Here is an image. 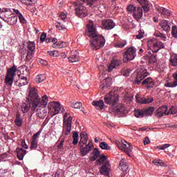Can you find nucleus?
<instances>
[{"instance_id": "obj_47", "label": "nucleus", "mask_w": 177, "mask_h": 177, "mask_svg": "<svg viewBox=\"0 0 177 177\" xmlns=\"http://www.w3.org/2000/svg\"><path fill=\"white\" fill-rule=\"evenodd\" d=\"M59 20H62V21H66V19H67V12L64 11L59 14Z\"/></svg>"}, {"instance_id": "obj_38", "label": "nucleus", "mask_w": 177, "mask_h": 177, "mask_svg": "<svg viewBox=\"0 0 177 177\" xmlns=\"http://www.w3.org/2000/svg\"><path fill=\"white\" fill-rule=\"evenodd\" d=\"M28 84V79L26 77H22L19 79V86H24Z\"/></svg>"}, {"instance_id": "obj_53", "label": "nucleus", "mask_w": 177, "mask_h": 177, "mask_svg": "<svg viewBox=\"0 0 177 177\" xmlns=\"http://www.w3.org/2000/svg\"><path fill=\"white\" fill-rule=\"evenodd\" d=\"M154 35H155V37L161 38V39H162L163 41H165V39H167V37L164 34H162L160 32H156V33H154Z\"/></svg>"}, {"instance_id": "obj_1", "label": "nucleus", "mask_w": 177, "mask_h": 177, "mask_svg": "<svg viewBox=\"0 0 177 177\" xmlns=\"http://www.w3.org/2000/svg\"><path fill=\"white\" fill-rule=\"evenodd\" d=\"M28 99L30 100V109L32 111H35L39 118L44 120L46 115H48V110H46V106H48V102L49 99L48 95H44L39 98L38 92L35 87H29Z\"/></svg>"}, {"instance_id": "obj_35", "label": "nucleus", "mask_w": 177, "mask_h": 177, "mask_svg": "<svg viewBox=\"0 0 177 177\" xmlns=\"http://www.w3.org/2000/svg\"><path fill=\"white\" fill-rule=\"evenodd\" d=\"M107 156H105L104 154L101 155L98 160H97V164H98V165H102L103 162H106V161H107Z\"/></svg>"}, {"instance_id": "obj_26", "label": "nucleus", "mask_w": 177, "mask_h": 177, "mask_svg": "<svg viewBox=\"0 0 177 177\" xmlns=\"http://www.w3.org/2000/svg\"><path fill=\"white\" fill-rule=\"evenodd\" d=\"M142 85H146L147 88H153L154 86V81L151 77H148L142 82Z\"/></svg>"}, {"instance_id": "obj_33", "label": "nucleus", "mask_w": 177, "mask_h": 177, "mask_svg": "<svg viewBox=\"0 0 177 177\" xmlns=\"http://www.w3.org/2000/svg\"><path fill=\"white\" fill-rule=\"evenodd\" d=\"M158 12L161 13L162 15H164L165 16H171V12L168 10L167 8L159 7L158 8Z\"/></svg>"}, {"instance_id": "obj_7", "label": "nucleus", "mask_w": 177, "mask_h": 177, "mask_svg": "<svg viewBox=\"0 0 177 177\" xmlns=\"http://www.w3.org/2000/svg\"><path fill=\"white\" fill-rule=\"evenodd\" d=\"M104 102L106 104H109V106H116L120 100V96L118 94L111 91L110 93H107L105 97H104Z\"/></svg>"}, {"instance_id": "obj_41", "label": "nucleus", "mask_w": 177, "mask_h": 177, "mask_svg": "<svg viewBox=\"0 0 177 177\" xmlns=\"http://www.w3.org/2000/svg\"><path fill=\"white\" fill-rule=\"evenodd\" d=\"M46 80V77H45V75H39L35 78V82L37 84H41V82H43V81H45Z\"/></svg>"}, {"instance_id": "obj_3", "label": "nucleus", "mask_w": 177, "mask_h": 177, "mask_svg": "<svg viewBox=\"0 0 177 177\" xmlns=\"http://www.w3.org/2000/svg\"><path fill=\"white\" fill-rule=\"evenodd\" d=\"M99 0H80L74 3L73 6L76 15L79 17H86L88 16V8L85 7L88 6L89 8H95L96 3Z\"/></svg>"}, {"instance_id": "obj_57", "label": "nucleus", "mask_w": 177, "mask_h": 177, "mask_svg": "<svg viewBox=\"0 0 177 177\" xmlns=\"http://www.w3.org/2000/svg\"><path fill=\"white\" fill-rule=\"evenodd\" d=\"M171 34L173 37L177 38V28L176 26H174L171 27Z\"/></svg>"}, {"instance_id": "obj_61", "label": "nucleus", "mask_w": 177, "mask_h": 177, "mask_svg": "<svg viewBox=\"0 0 177 177\" xmlns=\"http://www.w3.org/2000/svg\"><path fill=\"white\" fill-rule=\"evenodd\" d=\"M135 10H136V7H135V6L133 5H129L127 6V11L128 12H135Z\"/></svg>"}, {"instance_id": "obj_48", "label": "nucleus", "mask_w": 177, "mask_h": 177, "mask_svg": "<svg viewBox=\"0 0 177 177\" xmlns=\"http://www.w3.org/2000/svg\"><path fill=\"white\" fill-rule=\"evenodd\" d=\"M71 106L76 109H81V107H82V103L81 102H73L72 103Z\"/></svg>"}, {"instance_id": "obj_6", "label": "nucleus", "mask_w": 177, "mask_h": 177, "mask_svg": "<svg viewBox=\"0 0 177 177\" xmlns=\"http://www.w3.org/2000/svg\"><path fill=\"white\" fill-rule=\"evenodd\" d=\"M147 46L148 49L151 50L149 51V55H151V52L157 53L160 49H162L164 48V44L162 42L157 41L156 39H149L147 41Z\"/></svg>"}, {"instance_id": "obj_44", "label": "nucleus", "mask_w": 177, "mask_h": 177, "mask_svg": "<svg viewBox=\"0 0 177 177\" xmlns=\"http://www.w3.org/2000/svg\"><path fill=\"white\" fill-rule=\"evenodd\" d=\"M152 162L154 165H157L158 167H162L164 165V162L160 159H155Z\"/></svg>"}, {"instance_id": "obj_18", "label": "nucleus", "mask_w": 177, "mask_h": 177, "mask_svg": "<svg viewBox=\"0 0 177 177\" xmlns=\"http://www.w3.org/2000/svg\"><path fill=\"white\" fill-rule=\"evenodd\" d=\"M168 107L167 106H162L156 110L157 117H162V115H168Z\"/></svg>"}, {"instance_id": "obj_27", "label": "nucleus", "mask_w": 177, "mask_h": 177, "mask_svg": "<svg viewBox=\"0 0 177 177\" xmlns=\"http://www.w3.org/2000/svg\"><path fill=\"white\" fill-rule=\"evenodd\" d=\"M68 60L71 63H77V62H80V57L78 56V53L72 54L71 57L68 58Z\"/></svg>"}, {"instance_id": "obj_10", "label": "nucleus", "mask_w": 177, "mask_h": 177, "mask_svg": "<svg viewBox=\"0 0 177 177\" xmlns=\"http://www.w3.org/2000/svg\"><path fill=\"white\" fill-rule=\"evenodd\" d=\"M16 71H17V66L15 65L8 70L6 76V85L8 86H12L13 85V80L15 75H16Z\"/></svg>"}, {"instance_id": "obj_36", "label": "nucleus", "mask_w": 177, "mask_h": 177, "mask_svg": "<svg viewBox=\"0 0 177 177\" xmlns=\"http://www.w3.org/2000/svg\"><path fill=\"white\" fill-rule=\"evenodd\" d=\"M23 5H35L37 0H18Z\"/></svg>"}, {"instance_id": "obj_62", "label": "nucleus", "mask_w": 177, "mask_h": 177, "mask_svg": "<svg viewBox=\"0 0 177 177\" xmlns=\"http://www.w3.org/2000/svg\"><path fill=\"white\" fill-rule=\"evenodd\" d=\"M41 131H37L36 133H35L32 138V140H38V137L39 135H41Z\"/></svg>"}, {"instance_id": "obj_51", "label": "nucleus", "mask_w": 177, "mask_h": 177, "mask_svg": "<svg viewBox=\"0 0 177 177\" xmlns=\"http://www.w3.org/2000/svg\"><path fill=\"white\" fill-rule=\"evenodd\" d=\"M177 113V106H173L171 107L169 111L167 112V114H176Z\"/></svg>"}, {"instance_id": "obj_30", "label": "nucleus", "mask_w": 177, "mask_h": 177, "mask_svg": "<svg viewBox=\"0 0 177 177\" xmlns=\"http://www.w3.org/2000/svg\"><path fill=\"white\" fill-rule=\"evenodd\" d=\"M15 122L17 127H21V125H23V120L20 118V113H17Z\"/></svg>"}, {"instance_id": "obj_8", "label": "nucleus", "mask_w": 177, "mask_h": 177, "mask_svg": "<svg viewBox=\"0 0 177 177\" xmlns=\"http://www.w3.org/2000/svg\"><path fill=\"white\" fill-rule=\"evenodd\" d=\"M133 75L136 78V82L139 84L142 80L149 75V72L145 66H140L135 71Z\"/></svg>"}, {"instance_id": "obj_14", "label": "nucleus", "mask_w": 177, "mask_h": 177, "mask_svg": "<svg viewBox=\"0 0 177 177\" xmlns=\"http://www.w3.org/2000/svg\"><path fill=\"white\" fill-rule=\"evenodd\" d=\"M111 168V165H110V162L106 160L100 169V174H102V175H109Z\"/></svg>"}, {"instance_id": "obj_24", "label": "nucleus", "mask_w": 177, "mask_h": 177, "mask_svg": "<svg viewBox=\"0 0 177 177\" xmlns=\"http://www.w3.org/2000/svg\"><path fill=\"white\" fill-rule=\"evenodd\" d=\"M119 169L123 172H127L128 171V163L125 158H122L119 163Z\"/></svg>"}, {"instance_id": "obj_16", "label": "nucleus", "mask_w": 177, "mask_h": 177, "mask_svg": "<svg viewBox=\"0 0 177 177\" xmlns=\"http://www.w3.org/2000/svg\"><path fill=\"white\" fill-rule=\"evenodd\" d=\"M82 147L83 146H80V154L84 157L86 156V154H88V153H89L92 150V149H93V144H92L91 142H89L85 147Z\"/></svg>"}, {"instance_id": "obj_32", "label": "nucleus", "mask_w": 177, "mask_h": 177, "mask_svg": "<svg viewBox=\"0 0 177 177\" xmlns=\"http://www.w3.org/2000/svg\"><path fill=\"white\" fill-rule=\"evenodd\" d=\"M28 52H32L35 53V42L34 41H29L28 43Z\"/></svg>"}, {"instance_id": "obj_11", "label": "nucleus", "mask_w": 177, "mask_h": 177, "mask_svg": "<svg viewBox=\"0 0 177 177\" xmlns=\"http://www.w3.org/2000/svg\"><path fill=\"white\" fill-rule=\"evenodd\" d=\"M116 145L120 150L124 151L126 154L131 156V153H132L133 150L131 143L126 142L125 140H122L121 142H117Z\"/></svg>"}, {"instance_id": "obj_25", "label": "nucleus", "mask_w": 177, "mask_h": 177, "mask_svg": "<svg viewBox=\"0 0 177 177\" xmlns=\"http://www.w3.org/2000/svg\"><path fill=\"white\" fill-rule=\"evenodd\" d=\"M26 154H27V151H26V149H24L23 148L17 149V156L19 160H23Z\"/></svg>"}, {"instance_id": "obj_12", "label": "nucleus", "mask_w": 177, "mask_h": 177, "mask_svg": "<svg viewBox=\"0 0 177 177\" xmlns=\"http://www.w3.org/2000/svg\"><path fill=\"white\" fill-rule=\"evenodd\" d=\"M136 57V48L135 47L129 48L124 54V60H133Z\"/></svg>"}, {"instance_id": "obj_45", "label": "nucleus", "mask_w": 177, "mask_h": 177, "mask_svg": "<svg viewBox=\"0 0 177 177\" xmlns=\"http://www.w3.org/2000/svg\"><path fill=\"white\" fill-rule=\"evenodd\" d=\"M37 147H38V140H32L30 149L32 150H36Z\"/></svg>"}, {"instance_id": "obj_46", "label": "nucleus", "mask_w": 177, "mask_h": 177, "mask_svg": "<svg viewBox=\"0 0 177 177\" xmlns=\"http://www.w3.org/2000/svg\"><path fill=\"white\" fill-rule=\"evenodd\" d=\"M165 86L167 88H176L177 84L175 82H168L165 84Z\"/></svg>"}, {"instance_id": "obj_34", "label": "nucleus", "mask_w": 177, "mask_h": 177, "mask_svg": "<svg viewBox=\"0 0 177 177\" xmlns=\"http://www.w3.org/2000/svg\"><path fill=\"white\" fill-rule=\"evenodd\" d=\"M93 156L91 157V161H95V160H97V158H99V156H100V152L99 151V149L97 148H95L93 151Z\"/></svg>"}, {"instance_id": "obj_13", "label": "nucleus", "mask_w": 177, "mask_h": 177, "mask_svg": "<svg viewBox=\"0 0 177 177\" xmlns=\"http://www.w3.org/2000/svg\"><path fill=\"white\" fill-rule=\"evenodd\" d=\"M115 27V24L111 19H106L102 21V28L103 30H113Z\"/></svg>"}, {"instance_id": "obj_54", "label": "nucleus", "mask_w": 177, "mask_h": 177, "mask_svg": "<svg viewBox=\"0 0 177 177\" xmlns=\"http://www.w3.org/2000/svg\"><path fill=\"white\" fill-rule=\"evenodd\" d=\"M135 116H136L137 118H140V117H145V114H144L143 111H136L135 112Z\"/></svg>"}, {"instance_id": "obj_9", "label": "nucleus", "mask_w": 177, "mask_h": 177, "mask_svg": "<svg viewBox=\"0 0 177 177\" xmlns=\"http://www.w3.org/2000/svg\"><path fill=\"white\" fill-rule=\"evenodd\" d=\"M48 113L50 114L51 117H53L54 115H56V114L60 113L62 105L59 102L53 101L48 103Z\"/></svg>"}, {"instance_id": "obj_37", "label": "nucleus", "mask_w": 177, "mask_h": 177, "mask_svg": "<svg viewBox=\"0 0 177 177\" xmlns=\"http://www.w3.org/2000/svg\"><path fill=\"white\" fill-rule=\"evenodd\" d=\"M52 46L53 48H62L67 46V44L64 41H59L55 44H53Z\"/></svg>"}, {"instance_id": "obj_31", "label": "nucleus", "mask_w": 177, "mask_h": 177, "mask_svg": "<svg viewBox=\"0 0 177 177\" xmlns=\"http://www.w3.org/2000/svg\"><path fill=\"white\" fill-rule=\"evenodd\" d=\"M28 100L30 101V104L25 103V104H23L21 106V111L24 113L28 112L30 109H31V100H30L29 99Z\"/></svg>"}, {"instance_id": "obj_55", "label": "nucleus", "mask_w": 177, "mask_h": 177, "mask_svg": "<svg viewBox=\"0 0 177 177\" xmlns=\"http://www.w3.org/2000/svg\"><path fill=\"white\" fill-rule=\"evenodd\" d=\"M129 74H131L130 69H124L122 71V75H123L124 77H129Z\"/></svg>"}, {"instance_id": "obj_60", "label": "nucleus", "mask_w": 177, "mask_h": 177, "mask_svg": "<svg viewBox=\"0 0 177 177\" xmlns=\"http://www.w3.org/2000/svg\"><path fill=\"white\" fill-rule=\"evenodd\" d=\"M48 55H50V56H53L54 57H57V56H59V51H48Z\"/></svg>"}, {"instance_id": "obj_2", "label": "nucleus", "mask_w": 177, "mask_h": 177, "mask_svg": "<svg viewBox=\"0 0 177 177\" xmlns=\"http://www.w3.org/2000/svg\"><path fill=\"white\" fill-rule=\"evenodd\" d=\"M86 32L88 37L91 38L90 40V46L93 50H97L103 48L106 44V40L102 35L97 34L96 26L92 21H89L86 26Z\"/></svg>"}, {"instance_id": "obj_40", "label": "nucleus", "mask_w": 177, "mask_h": 177, "mask_svg": "<svg viewBox=\"0 0 177 177\" xmlns=\"http://www.w3.org/2000/svg\"><path fill=\"white\" fill-rule=\"evenodd\" d=\"M127 45V41L119 40L118 42L115 43V48H124Z\"/></svg>"}, {"instance_id": "obj_22", "label": "nucleus", "mask_w": 177, "mask_h": 177, "mask_svg": "<svg viewBox=\"0 0 177 177\" xmlns=\"http://www.w3.org/2000/svg\"><path fill=\"white\" fill-rule=\"evenodd\" d=\"M133 17L136 20L139 21L142 17H143V8L138 7L133 15Z\"/></svg>"}, {"instance_id": "obj_23", "label": "nucleus", "mask_w": 177, "mask_h": 177, "mask_svg": "<svg viewBox=\"0 0 177 177\" xmlns=\"http://www.w3.org/2000/svg\"><path fill=\"white\" fill-rule=\"evenodd\" d=\"M86 143H88V134L86 132L83 131L80 133V141L79 145L82 147L84 145H86Z\"/></svg>"}, {"instance_id": "obj_4", "label": "nucleus", "mask_w": 177, "mask_h": 177, "mask_svg": "<svg viewBox=\"0 0 177 177\" xmlns=\"http://www.w3.org/2000/svg\"><path fill=\"white\" fill-rule=\"evenodd\" d=\"M73 117L70 115V113H65L63 120V131L61 136V139L62 140L57 146L59 150H63L64 146V139H66V136H68V135L71 133Z\"/></svg>"}, {"instance_id": "obj_43", "label": "nucleus", "mask_w": 177, "mask_h": 177, "mask_svg": "<svg viewBox=\"0 0 177 177\" xmlns=\"http://www.w3.org/2000/svg\"><path fill=\"white\" fill-rule=\"evenodd\" d=\"M104 81L106 82V84L101 85L100 86L101 89H104V88H106L107 86H110L111 85V79H110V77H106Z\"/></svg>"}, {"instance_id": "obj_5", "label": "nucleus", "mask_w": 177, "mask_h": 177, "mask_svg": "<svg viewBox=\"0 0 177 177\" xmlns=\"http://www.w3.org/2000/svg\"><path fill=\"white\" fill-rule=\"evenodd\" d=\"M16 13H19V10L11 8L7 9L6 11L1 12V19L4 21L10 24V26H15L17 23V16Z\"/></svg>"}, {"instance_id": "obj_39", "label": "nucleus", "mask_w": 177, "mask_h": 177, "mask_svg": "<svg viewBox=\"0 0 177 177\" xmlns=\"http://www.w3.org/2000/svg\"><path fill=\"white\" fill-rule=\"evenodd\" d=\"M100 147L102 150H111V147H110L106 142H102L100 144Z\"/></svg>"}, {"instance_id": "obj_15", "label": "nucleus", "mask_w": 177, "mask_h": 177, "mask_svg": "<svg viewBox=\"0 0 177 177\" xmlns=\"http://www.w3.org/2000/svg\"><path fill=\"white\" fill-rule=\"evenodd\" d=\"M136 99L138 103L140 104H149V103H151L154 99L153 97L145 98L140 97L139 94L136 95Z\"/></svg>"}, {"instance_id": "obj_50", "label": "nucleus", "mask_w": 177, "mask_h": 177, "mask_svg": "<svg viewBox=\"0 0 177 177\" xmlns=\"http://www.w3.org/2000/svg\"><path fill=\"white\" fill-rule=\"evenodd\" d=\"M145 37V31L140 30H138V34L137 35H136V38H137V39H142V38Z\"/></svg>"}, {"instance_id": "obj_29", "label": "nucleus", "mask_w": 177, "mask_h": 177, "mask_svg": "<svg viewBox=\"0 0 177 177\" xmlns=\"http://www.w3.org/2000/svg\"><path fill=\"white\" fill-rule=\"evenodd\" d=\"M170 63L174 67H177V55L172 54L170 57Z\"/></svg>"}, {"instance_id": "obj_28", "label": "nucleus", "mask_w": 177, "mask_h": 177, "mask_svg": "<svg viewBox=\"0 0 177 177\" xmlns=\"http://www.w3.org/2000/svg\"><path fill=\"white\" fill-rule=\"evenodd\" d=\"M154 112V107L150 106L147 109L143 111L144 117H149L150 115H153V113Z\"/></svg>"}, {"instance_id": "obj_19", "label": "nucleus", "mask_w": 177, "mask_h": 177, "mask_svg": "<svg viewBox=\"0 0 177 177\" xmlns=\"http://www.w3.org/2000/svg\"><path fill=\"white\" fill-rule=\"evenodd\" d=\"M121 65V61L113 59L111 61V64L108 66V72L111 73L113 71L114 68H117V67H120Z\"/></svg>"}, {"instance_id": "obj_17", "label": "nucleus", "mask_w": 177, "mask_h": 177, "mask_svg": "<svg viewBox=\"0 0 177 177\" xmlns=\"http://www.w3.org/2000/svg\"><path fill=\"white\" fill-rule=\"evenodd\" d=\"M159 26L163 31L169 32L171 31V24L167 20H162L159 23Z\"/></svg>"}, {"instance_id": "obj_59", "label": "nucleus", "mask_w": 177, "mask_h": 177, "mask_svg": "<svg viewBox=\"0 0 177 177\" xmlns=\"http://www.w3.org/2000/svg\"><path fill=\"white\" fill-rule=\"evenodd\" d=\"M169 146H171V145H169V144H165L163 145L157 147V149L158 150H165V149H168V147H169Z\"/></svg>"}, {"instance_id": "obj_49", "label": "nucleus", "mask_w": 177, "mask_h": 177, "mask_svg": "<svg viewBox=\"0 0 177 177\" xmlns=\"http://www.w3.org/2000/svg\"><path fill=\"white\" fill-rule=\"evenodd\" d=\"M73 145H74V146H76V145L78 144V133L77 132L73 133Z\"/></svg>"}, {"instance_id": "obj_20", "label": "nucleus", "mask_w": 177, "mask_h": 177, "mask_svg": "<svg viewBox=\"0 0 177 177\" xmlns=\"http://www.w3.org/2000/svg\"><path fill=\"white\" fill-rule=\"evenodd\" d=\"M93 106L96 109V110H98L99 111L103 110L104 109V102L102 100L93 101L92 102Z\"/></svg>"}, {"instance_id": "obj_52", "label": "nucleus", "mask_w": 177, "mask_h": 177, "mask_svg": "<svg viewBox=\"0 0 177 177\" xmlns=\"http://www.w3.org/2000/svg\"><path fill=\"white\" fill-rule=\"evenodd\" d=\"M35 54V53H32L30 51H28L27 55H26V60H32V59L34 58V55Z\"/></svg>"}, {"instance_id": "obj_42", "label": "nucleus", "mask_w": 177, "mask_h": 177, "mask_svg": "<svg viewBox=\"0 0 177 177\" xmlns=\"http://www.w3.org/2000/svg\"><path fill=\"white\" fill-rule=\"evenodd\" d=\"M16 15H17V17L19 18V21L21 24H26V23H27V21L26 20V18H24L23 15L21 13H20L19 11L18 13H16Z\"/></svg>"}, {"instance_id": "obj_63", "label": "nucleus", "mask_w": 177, "mask_h": 177, "mask_svg": "<svg viewBox=\"0 0 177 177\" xmlns=\"http://www.w3.org/2000/svg\"><path fill=\"white\" fill-rule=\"evenodd\" d=\"M40 41L41 43L45 42L46 41V33L43 32L41 35L40 36Z\"/></svg>"}, {"instance_id": "obj_64", "label": "nucleus", "mask_w": 177, "mask_h": 177, "mask_svg": "<svg viewBox=\"0 0 177 177\" xmlns=\"http://www.w3.org/2000/svg\"><path fill=\"white\" fill-rule=\"evenodd\" d=\"M21 146L24 147V149H28V145L26 143V140H23L21 142Z\"/></svg>"}, {"instance_id": "obj_21", "label": "nucleus", "mask_w": 177, "mask_h": 177, "mask_svg": "<svg viewBox=\"0 0 177 177\" xmlns=\"http://www.w3.org/2000/svg\"><path fill=\"white\" fill-rule=\"evenodd\" d=\"M138 3L141 5L143 11L145 13H147L150 10V7H149V1L148 0H137Z\"/></svg>"}, {"instance_id": "obj_56", "label": "nucleus", "mask_w": 177, "mask_h": 177, "mask_svg": "<svg viewBox=\"0 0 177 177\" xmlns=\"http://www.w3.org/2000/svg\"><path fill=\"white\" fill-rule=\"evenodd\" d=\"M55 27L59 30H66V26L60 22H58Z\"/></svg>"}, {"instance_id": "obj_58", "label": "nucleus", "mask_w": 177, "mask_h": 177, "mask_svg": "<svg viewBox=\"0 0 177 177\" xmlns=\"http://www.w3.org/2000/svg\"><path fill=\"white\" fill-rule=\"evenodd\" d=\"M116 110H117V111H118L119 113H124V111H125V107H124L123 105L119 104V105L116 107Z\"/></svg>"}]
</instances>
